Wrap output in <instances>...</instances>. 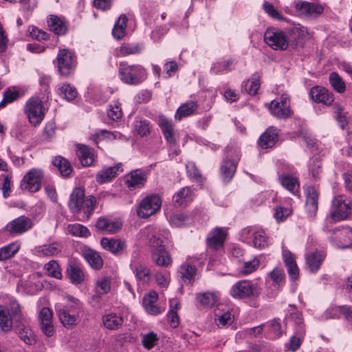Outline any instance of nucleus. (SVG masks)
Listing matches in <instances>:
<instances>
[{
	"label": "nucleus",
	"mask_w": 352,
	"mask_h": 352,
	"mask_svg": "<svg viewBox=\"0 0 352 352\" xmlns=\"http://www.w3.org/2000/svg\"><path fill=\"white\" fill-rule=\"evenodd\" d=\"M47 23L50 30L57 35H63L67 32V28L65 22L57 16L51 15Z\"/></svg>",
	"instance_id": "obj_33"
},
{
	"label": "nucleus",
	"mask_w": 352,
	"mask_h": 352,
	"mask_svg": "<svg viewBox=\"0 0 352 352\" xmlns=\"http://www.w3.org/2000/svg\"><path fill=\"white\" fill-rule=\"evenodd\" d=\"M230 295L234 298L257 297L260 294L258 287L249 280H240L231 287Z\"/></svg>",
	"instance_id": "obj_5"
},
{
	"label": "nucleus",
	"mask_w": 352,
	"mask_h": 352,
	"mask_svg": "<svg viewBox=\"0 0 352 352\" xmlns=\"http://www.w3.org/2000/svg\"><path fill=\"white\" fill-rule=\"evenodd\" d=\"M253 245L256 248H264L267 245V236L263 230L253 232Z\"/></svg>",
	"instance_id": "obj_53"
},
{
	"label": "nucleus",
	"mask_w": 352,
	"mask_h": 352,
	"mask_svg": "<svg viewBox=\"0 0 352 352\" xmlns=\"http://www.w3.org/2000/svg\"><path fill=\"white\" fill-rule=\"evenodd\" d=\"M0 327L5 332L10 331L12 326V317L8 314L7 309L0 307Z\"/></svg>",
	"instance_id": "obj_48"
},
{
	"label": "nucleus",
	"mask_w": 352,
	"mask_h": 352,
	"mask_svg": "<svg viewBox=\"0 0 352 352\" xmlns=\"http://www.w3.org/2000/svg\"><path fill=\"white\" fill-rule=\"evenodd\" d=\"M305 192L307 211L311 216H315L318 210V192L313 186L307 187Z\"/></svg>",
	"instance_id": "obj_21"
},
{
	"label": "nucleus",
	"mask_w": 352,
	"mask_h": 352,
	"mask_svg": "<svg viewBox=\"0 0 352 352\" xmlns=\"http://www.w3.org/2000/svg\"><path fill=\"white\" fill-rule=\"evenodd\" d=\"M45 270L50 276L57 279H60L62 278L61 271L59 265L56 261H50L45 265Z\"/></svg>",
	"instance_id": "obj_58"
},
{
	"label": "nucleus",
	"mask_w": 352,
	"mask_h": 352,
	"mask_svg": "<svg viewBox=\"0 0 352 352\" xmlns=\"http://www.w3.org/2000/svg\"><path fill=\"white\" fill-rule=\"evenodd\" d=\"M197 269L194 265H190L189 263H184L181 265L179 269V273L181 277L184 280H191V279L195 276Z\"/></svg>",
	"instance_id": "obj_54"
},
{
	"label": "nucleus",
	"mask_w": 352,
	"mask_h": 352,
	"mask_svg": "<svg viewBox=\"0 0 352 352\" xmlns=\"http://www.w3.org/2000/svg\"><path fill=\"white\" fill-rule=\"evenodd\" d=\"M56 59L60 74L62 76H68L76 65L74 54L68 50H60Z\"/></svg>",
	"instance_id": "obj_9"
},
{
	"label": "nucleus",
	"mask_w": 352,
	"mask_h": 352,
	"mask_svg": "<svg viewBox=\"0 0 352 352\" xmlns=\"http://www.w3.org/2000/svg\"><path fill=\"white\" fill-rule=\"evenodd\" d=\"M309 95L314 102L323 103L325 105L331 104L334 100L333 94L330 93L327 89L318 86L312 87Z\"/></svg>",
	"instance_id": "obj_16"
},
{
	"label": "nucleus",
	"mask_w": 352,
	"mask_h": 352,
	"mask_svg": "<svg viewBox=\"0 0 352 352\" xmlns=\"http://www.w3.org/2000/svg\"><path fill=\"white\" fill-rule=\"evenodd\" d=\"M198 104L195 101H188L182 104L177 110L175 118L180 120L184 117L193 114L197 109Z\"/></svg>",
	"instance_id": "obj_31"
},
{
	"label": "nucleus",
	"mask_w": 352,
	"mask_h": 352,
	"mask_svg": "<svg viewBox=\"0 0 352 352\" xmlns=\"http://www.w3.org/2000/svg\"><path fill=\"white\" fill-rule=\"evenodd\" d=\"M197 300L201 306L206 308H211L217 302L219 298L214 292H205L198 294Z\"/></svg>",
	"instance_id": "obj_36"
},
{
	"label": "nucleus",
	"mask_w": 352,
	"mask_h": 352,
	"mask_svg": "<svg viewBox=\"0 0 352 352\" xmlns=\"http://www.w3.org/2000/svg\"><path fill=\"white\" fill-rule=\"evenodd\" d=\"M127 21L128 18L125 14L120 16L112 30V34L115 38L120 40L125 36Z\"/></svg>",
	"instance_id": "obj_34"
},
{
	"label": "nucleus",
	"mask_w": 352,
	"mask_h": 352,
	"mask_svg": "<svg viewBox=\"0 0 352 352\" xmlns=\"http://www.w3.org/2000/svg\"><path fill=\"white\" fill-rule=\"evenodd\" d=\"M157 340V334L154 332H150L143 336L142 343L144 348L151 349L155 346Z\"/></svg>",
	"instance_id": "obj_64"
},
{
	"label": "nucleus",
	"mask_w": 352,
	"mask_h": 352,
	"mask_svg": "<svg viewBox=\"0 0 352 352\" xmlns=\"http://www.w3.org/2000/svg\"><path fill=\"white\" fill-rule=\"evenodd\" d=\"M162 200L157 195H152L144 198L137 210L141 218H148L156 213L161 208Z\"/></svg>",
	"instance_id": "obj_8"
},
{
	"label": "nucleus",
	"mask_w": 352,
	"mask_h": 352,
	"mask_svg": "<svg viewBox=\"0 0 352 352\" xmlns=\"http://www.w3.org/2000/svg\"><path fill=\"white\" fill-rule=\"evenodd\" d=\"M19 96V93L17 91H11L10 89L5 91L3 100L0 102V109L16 100Z\"/></svg>",
	"instance_id": "obj_63"
},
{
	"label": "nucleus",
	"mask_w": 352,
	"mask_h": 352,
	"mask_svg": "<svg viewBox=\"0 0 352 352\" xmlns=\"http://www.w3.org/2000/svg\"><path fill=\"white\" fill-rule=\"evenodd\" d=\"M337 232H340L339 237L340 242L343 243L344 247H349L352 244V230L349 229H336L333 230V234H336Z\"/></svg>",
	"instance_id": "obj_61"
},
{
	"label": "nucleus",
	"mask_w": 352,
	"mask_h": 352,
	"mask_svg": "<svg viewBox=\"0 0 352 352\" xmlns=\"http://www.w3.org/2000/svg\"><path fill=\"white\" fill-rule=\"evenodd\" d=\"M100 244L104 250L115 255L121 254L126 248V242L120 239L102 238Z\"/></svg>",
	"instance_id": "obj_19"
},
{
	"label": "nucleus",
	"mask_w": 352,
	"mask_h": 352,
	"mask_svg": "<svg viewBox=\"0 0 352 352\" xmlns=\"http://www.w3.org/2000/svg\"><path fill=\"white\" fill-rule=\"evenodd\" d=\"M82 256L94 270H99L102 267L103 260L96 251L84 248L82 250Z\"/></svg>",
	"instance_id": "obj_20"
},
{
	"label": "nucleus",
	"mask_w": 352,
	"mask_h": 352,
	"mask_svg": "<svg viewBox=\"0 0 352 352\" xmlns=\"http://www.w3.org/2000/svg\"><path fill=\"white\" fill-rule=\"evenodd\" d=\"M45 108L38 97H32L25 104V113L30 122L34 126L38 125L45 117Z\"/></svg>",
	"instance_id": "obj_4"
},
{
	"label": "nucleus",
	"mask_w": 352,
	"mask_h": 352,
	"mask_svg": "<svg viewBox=\"0 0 352 352\" xmlns=\"http://www.w3.org/2000/svg\"><path fill=\"white\" fill-rule=\"evenodd\" d=\"M268 327L267 333L272 336V338H278L283 334L280 320L274 318L266 324Z\"/></svg>",
	"instance_id": "obj_46"
},
{
	"label": "nucleus",
	"mask_w": 352,
	"mask_h": 352,
	"mask_svg": "<svg viewBox=\"0 0 352 352\" xmlns=\"http://www.w3.org/2000/svg\"><path fill=\"white\" fill-rule=\"evenodd\" d=\"M111 289V278L108 276H102L96 281V294L94 298H99L102 295L107 294Z\"/></svg>",
	"instance_id": "obj_32"
},
{
	"label": "nucleus",
	"mask_w": 352,
	"mask_h": 352,
	"mask_svg": "<svg viewBox=\"0 0 352 352\" xmlns=\"http://www.w3.org/2000/svg\"><path fill=\"white\" fill-rule=\"evenodd\" d=\"M281 185L292 193L295 194L298 191L299 184L296 177L290 175H285L280 177Z\"/></svg>",
	"instance_id": "obj_42"
},
{
	"label": "nucleus",
	"mask_w": 352,
	"mask_h": 352,
	"mask_svg": "<svg viewBox=\"0 0 352 352\" xmlns=\"http://www.w3.org/2000/svg\"><path fill=\"white\" fill-rule=\"evenodd\" d=\"M58 317L60 322L66 328H72L76 325L78 316L75 314H71L67 309H60L58 311Z\"/></svg>",
	"instance_id": "obj_35"
},
{
	"label": "nucleus",
	"mask_w": 352,
	"mask_h": 352,
	"mask_svg": "<svg viewBox=\"0 0 352 352\" xmlns=\"http://www.w3.org/2000/svg\"><path fill=\"white\" fill-rule=\"evenodd\" d=\"M307 33V29L299 25L289 30L286 34L289 47L292 49L302 47L304 45V38Z\"/></svg>",
	"instance_id": "obj_11"
},
{
	"label": "nucleus",
	"mask_w": 352,
	"mask_h": 352,
	"mask_svg": "<svg viewBox=\"0 0 352 352\" xmlns=\"http://www.w3.org/2000/svg\"><path fill=\"white\" fill-rule=\"evenodd\" d=\"M193 199L192 191L189 187L182 188L173 196V202L178 206L185 207Z\"/></svg>",
	"instance_id": "obj_27"
},
{
	"label": "nucleus",
	"mask_w": 352,
	"mask_h": 352,
	"mask_svg": "<svg viewBox=\"0 0 352 352\" xmlns=\"http://www.w3.org/2000/svg\"><path fill=\"white\" fill-rule=\"evenodd\" d=\"M149 244L152 254L157 251L162 252L166 250L164 245V241L160 236L153 235L150 239Z\"/></svg>",
	"instance_id": "obj_56"
},
{
	"label": "nucleus",
	"mask_w": 352,
	"mask_h": 352,
	"mask_svg": "<svg viewBox=\"0 0 352 352\" xmlns=\"http://www.w3.org/2000/svg\"><path fill=\"white\" fill-rule=\"evenodd\" d=\"M264 41L274 50L283 51L289 47L287 35L278 29L268 28L264 34Z\"/></svg>",
	"instance_id": "obj_6"
},
{
	"label": "nucleus",
	"mask_w": 352,
	"mask_h": 352,
	"mask_svg": "<svg viewBox=\"0 0 352 352\" xmlns=\"http://www.w3.org/2000/svg\"><path fill=\"white\" fill-rule=\"evenodd\" d=\"M260 261L254 258L250 261L244 262L241 267L240 272L243 275H248L254 272L259 266Z\"/></svg>",
	"instance_id": "obj_60"
},
{
	"label": "nucleus",
	"mask_w": 352,
	"mask_h": 352,
	"mask_svg": "<svg viewBox=\"0 0 352 352\" xmlns=\"http://www.w3.org/2000/svg\"><path fill=\"white\" fill-rule=\"evenodd\" d=\"M215 323L219 327H225L230 325L234 321V316L229 311L220 315L217 313L214 314Z\"/></svg>",
	"instance_id": "obj_51"
},
{
	"label": "nucleus",
	"mask_w": 352,
	"mask_h": 352,
	"mask_svg": "<svg viewBox=\"0 0 352 352\" xmlns=\"http://www.w3.org/2000/svg\"><path fill=\"white\" fill-rule=\"evenodd\" d=\"M58 94L67 100L71 101L77 96L78 92L75 87L65 84L58 89Z\"/></svg>",
	"instance_id": "obj_52"
},
{
	"label": "nucleus",
	"mask_w": 352,
	"mask_h": 352,
	"mask_svg": "<svg viewBox=\"0 0 352 352\" xmlns=\"http://www.w3.org/2000/svg\"><path fill=\"white\" fill-rule=\"evenodd\" d=\"M263 8L264 11L274 19L278 21H284L285 19L281 13L278 11L271 3L267 1H264Z\"/></svg>",
	"instance_id": "obj_55"
},
{
	"label": "nucleus",
	"mask_w": 352,
	"mask_h": 352,
	"mask_svg": "<svg viewBox=\"0 0 352 352\" xmlns=\"http://www.w3.org/2000/svg\"><path fill=\"white\" fill-rule=\"evenodd\" d=\"M152 261L158 266L167 267L172 263V258L167 250L155 252L151 255Z\"/></svg>",
	"instance_id": "obj_37"
},
{
	"label": "nucleus",
	"mask_w": 352,
	"mask_h": 352,
	"mask_svg": "<svg viewBox=\"0 0 352 352\" xmlns=\"http://www.w3.org/2000/svg\"><path fill=\"white\" fill-rule=\"evenodd\" d=\"M53 313L48 307H43L39 313L40 326L42 332L47 337H52L54 333L52 322Z\"/></svg>",
	"instance_id": "obj_13"
},
{
	"label": "nucleus",
	"mask_w": 352,
	"mask_h": 352,
	"mask_svg": "<svg viewBox=\"0 0 352 352\" xmlns=\"http://www.w3.org/2000/svg\"><path fill=\"white\" fill-rule=\"evenodd\" d=\"M296 9L301 14L308 16H318L323 12V8L316 3L299 1L296 4Z\"/></svg>",
	"instance_id": "obj_17"
},
{
	"label": "nucleus",
	"mask_w": 352,
	"mask_h": 352,
	"mask_svg": "<svg viewBox=\"0 0 352 352\" xmlns=\"http://www.w3.org/2000/svg\"><path fill=\"white\" fill-rule=\"evenodd\" d=\"M96 227L108 233H114L120 228V226L118 223L111 221L106 218H100L97 221Z\"/></svg>",
	"instance_id": "obj_40"
},
{
	"label": "nucleus",
	"mask_w": 352,
	"mask_h": 352,
	"mask_svg": "<svg viewBox=\"0 0 352 352\" xmlns=\"http://www.w3.org/2000/svg\"><path fill=\"white\" fill-rule=\"evenodd\" d=\"M325 254L322 252H314L307 254L306 263L311 272H316L323 262Z\"/></svg>",
	"instance_id": "obj_26"
},
{
	"label": "nucleus",
	"mask_w": 352,
	"mask_h": 352,
	"mask_svg": "<svg viewBox=\"0 0 352 352\" xmlns=\"http://www.w3.org/2000/svg\"><path fill=\"white\" fill-rule=\"evenodd\" d=\"M122 164L119 163L114 166L104 168L96 175V181L99 184H103L110 181L118 175V172H122Z\"/></svg>",
	"instance_id": "obj_24"
},
{
	"label": "nucleus",
	"mask_w": 352,
	"mask_h": 352,
	"mask_svg": "<svg viewBox=\"0 0 352 352\" xmlns=\"http://www.w3.org/2000/svg\"><path fill=\"white\" fill-rule=\"evenodd\" d=\"M32 220L25 216H21L10 221L6 227V230L12 234H21L32 227Z\"/></svg>",
	"instance_id": "obj_12"
},
{
	"label": "nucleus",
	"mask_w": 352,
	"mask_h": 352,
	"mask_svg": "<svg viewBox=\"0 0 352 352\" xmlns=\"http://www.w3.org/2000/svg\"><path fill=\"white\" fill-rule=\"evenodd\" d=\"M351 211V202L346 201L345 196L338 195L332 201L330 217L335 222L342 221L349 217Z\"/></svg>",
	"instance_id": "obj_3"
},
{
	"label": "nucleus",
	"mask_w": 352,
	"mask_h": 352,
	"mask_svg": "<svg viewBox=\"0 0 352 352\" xmlns=\"http://www.w3.org/2000/svg\"><path fill=\"white\" fill-rule=\"evenodd\" d=\"M20 248V245L17 243H12L0 248V261H4L12 257Z\"/></svg>",
	"instance_id": "obj_45"
},
{
	"label": "nucleus",
	"mask_w": 352,
	"mask_h": 352,
	"mask_svg": "<svg viewBox=\"0 0 352 352\" xmlns=\"http://www.w3.org/2000/svg\"><path fill=\"white\" fill-rule=\"evenodd\" d=\"M142 46L138 43H123L119 48L118 56H126L140 53Z\"/></svg>",
	"instance_id": "obj_43"
},
{
	"label": "nucleus",
	"mask_w": 352,
	"mask_h": 352,
	"mask_svg": "<svg viewBox=\"0 0 352 352\" xmlns=\"http://www.w3.org/2000/svg\"><path fill=\"white\" fill-rule=\"evenodd\" d=\"M334 113H336V120L342 129H344L348 124V121L344 109L338 103H335L333 107Z\"/></svg>",
	"instance_id": "obj_57"
},
{
	"label": "nucleus",
	"mask_w": 352,
	"mask_h": 352,
	"mask_svg": "<svg viewBox=\"0 0 352 352\" xmlns=\"http://www.w3.org/2000/svg\"><path fill=\"white\" fill-rule=\"evenodd\" d=\"M226 239V232L221 228L212 230L207 237V245L213 250H218L223 246Z\"/></svg>",
	"instance_id": "obj_15"
},
{
	"label": "nucleus",
	"mask_w": 352,
	"mask_h": 352,
	"mask_svg": "<svg viewBox=\"0 0 352 352\" xmlns=\"http://www.w3.org/2000/svg\"><path fill=\"white\" fill-rule=\"evenodd\" d=\"M102 323L107 329L116 330L122 325L123 318L118 314L111 313L103 316Z\"/></svg>",
	"instance_id": "obj_30"
},
{
	"label": "nucleus",
	"mask_w": 352,
	"mask_h": 352,
	"mask_svg": "<svg viewBox=\"0 0 352 352\" xmlns=\"http://www.w3.org/2000/svg\"><path fill=\"white\" fill-rule=\"evenodd\" d=\"M61 251V247L58 243H54L52 244L43 245L39 246L37 252L39 255L45 256H53L57 255Z\"/></svg>",
	"instance_id": "obj_44"
},
{
	"label": "nucleus",
	"mask_w": 352,
	"mask_h": 352,
	"mask_svg": "<svg viewBox=\"0 0 352 352\" xmlns=\"http://www.w3.org/2000/svg\"><path fill=\"white\" fill-rule=\"evenodd\" d=\"M67 231L74 236L87 237L90 235L89 230L85 226L78 223L68 225Z\"/></svg>",
	"instance_id": "obj_50"
},
{
	"label": "nucleus",
	"mask_w": 352,
	"mask_h": 352,
	"mask_svg": "<svg viewBox=\"0 0 352 352\" xmlns=\"http://www.w3.org/2000/svg\"><path fill=\"white\" fill-rule=\"evenodd\" d=\"M147 176L145 172L140 170L131 171L126 177V184L130 190L142 187L146 183Z\"/></svg>",
	"instance_id": "obj_18"
},
{
	"label": "nucleus",
	"mask_w": 352,
	"mask_h": 352,
	"mask_svg": "<svg viewBox=\"0 0 352 352\" xmlns=\"http://www.w3.org/2000/svg\"><path fill=\"white\" fill-rule=\"evenodd\" d=\"M134 129L141 137L146 136L150 133L149 122L144 120H136L134 123Z\"/></svg>",
	"instance_id": "obj_59"
},
{
	"label": "nucleus",
	"mask_w": 352,
	"mask_h": 352,
	"mask_svg": "<svg viewBox=\"0 0 352 352\" xmlns=\"http://www.w3.org/2000/svg\"><path fill=\"white\" fill-rule=\"evenodd\" d=\"M52 163L55 166H56L58 168L61 175L63 177L69 176L72 172V167L70 163L67 160L63 157H56L54 159Z\"/></svg>",
	"instance_id": "obj_38"
},
{
	"label": "nucleus",
	"mask_w": 352,
	"mask_h": 352,
	"mask_svg": "<svg viewBox=\"0 0 352 352\" xmlns=\"http://www.w3.org/2000/svg\"><path fill=\"white\" fill-rule=\"evenodd\" d=\"M278 141V133L274 127L268 128L263 133L258 140V146L262 148H268L273 147Z\"/></svg>",
	"instance_id": "obj_23"
},
{
	"label": "nucleus",
	"mask_w": 352,
	"mask_h": 352,
	"mask_svg": "<svg viewBox=\"0 0 352 352\" xmlns=\"http://www.w3.org/2000/svg\"><path fill=\"white\" fill-rule=\"evenodd\" d=\"M120 79L126 84L138 85L146 78L145 69L140 65H129L126 62L119 64Z\"/></svg>",
	"instance_id": "obj_2"
},
{
	"label": "nucleus",
	"mask_w": 352,
	"mask_h": 352,
	"mask_svg": "<svg viewBox=\"0 0 352 352\" xmlns=\"http://www.w3.org/2000/svg\"><path fill=\"white\" fill-rule=\"evenodd\" d=\"M236 162L233 160H223L220 170L221 177L225 182H228L231 180L236 172Z\"/></svg>",
	"instance_id": "obj_28"
},
{
	"label": "nucleus",
	"mask_w": 352,
	"mask_h": 352,
	"mask_svg": "<svg viewBox=\"0 0 352 352\" xmlns=\"http://www.w3.org/2000/svg\"><path fill=\"white\" fill-rule=\"evenodd\" d=\"M43 173L40 169L33 168L29 170L21 182V188L30 192H37L41 188Z\"/></svg>",
	"instance_id": "obj_7"
},
{
	"label": "nucleus",
	"mask_w": 352,
	"mask_h": 352,
	"mask_svg": "<svg viewBox=\"0 0 352 352\" xmlns=\"http://www.w3.org/2000/svg\"><path fill=\"white\" fill-rule=\"evenodd\" d=\"M330 83L337 92L342 94L346 90V85L342 78L336 72H332L329 75Z\"/></svg>",
	"instance_id": "obj_49"
},
{
	"label": "nucleus",
	"mask_w": 352,
	"mask_h": 352,
	"mask_svg": "<svg viewBox=\"0 0 352 352\" xmlns=\"http://www.w3.org/2000/svg\"><path fill=\"white\" fill-rule=\"evenodd\" d=\"M133 270L138 281L143 285L148 283L151 279V272L146 266L138 264L133 268Z\"/></svg>",
	"instance_id": "obj_39"
},
{
	"label": "nucleus",
	"mask_w": 352,
	"mask_h": 352,
	"mask_svg": "<svg viewBox=\"0 0 352 352\" xmlns=\"http://www.w3.org/2000/svg\"><path fill=\"white\" fill-rule=\"evenodd\" d=\"M271 113L280 119H287L292 115L289 106V100L287 96L282 95L280 100H274L270 106Z\"/></svg>",
	"instance_id": "obj_10"
},
{
	"label": "nucleus",
	"mask_w": 352,
	"mask_h": 352,
	"mask_svg": "<svg viewBox=\"0 0 352 352\" xmlns=\"http://www.w3.org/2000/svg\"><path fill=\"white\" fill-rule=\"evenodd\" d=\"M96 204V198L94 196L85 198V191L81 188H75L70 195L69 208L73 213L83 212V218L88 219Z\"/></svg>",
	"instance_id": "obj_1"
},
{
	"label": "nucleus",
	"mask_w": 352,
	"mask_h": 352,
	"mask_svg": "<svg viewBox=\"0 0 352 352\" xmlns=\"http://www.w3.org/2000/svg\"><path fill=\"white\" fill-rule=\"evenodd\" d=\"M21 340L25 344L32 345L35 343V338L28 325L15 329Z\"/></svg>",
	"instance_id": "obj_47"
},
{
	"label": "nucleus",
	"mask_w": 352,
	"mask_h": 352,
	"mask_svg": "<svg viewBox=\"0 0 352 352\" xmlns=\"http://www.w3.org/2000/svg\"><path fill=\"white\" fill-rule=\"evenodd\" d=\"M260 75L258 73L252 74L250 79L243 82L242 90L251 96L256 95L260 88Z\"/></svg>",
	"instance_id": "obj_29"
},
{
	"label": "nucleus",
	"mask_w": 352,
	"mask_h": 352,
	"mask_svg": "<svg viewBox=\"0 0 352 352\" xmlns=\"http://www.w3.org/2000/svg\"><path fill=\"white\" fill-rule=\"evenodd\" d=\"M76 147V155L82 166H91L94 162V149L84 144H78Z\"/></svg>",
	"instance_id": "obj_22"
},
{
	"label": "nucleus",
	"mask_w": 352,
	"mask_h": 352,
	"mask_svg": "<svg viewBox=\"0 0 352 352\" xmlns=\"http://www.w3.org/2000/svg\"><path fill=\"white\" fill-rule=\"evenodd\" d=\"M305 334V329H302L301 331H297L295 336H293L289 341V349L295 351L299 349L302 344L303 336Z\"/></svg>",
	"instance_id": "obj_62"
},
{
	"label": "nucleus",
	"mask_w": 352,
	"mask_h": 352,
	"mask_svg": "<svg viewBox=\"0 0 352 352\" xmlns=\"http://www.w3.org/2000/svg\"><path fill=\"white\" fill-rule=\"evenodd\" d=\"M179 307V304L176 300L171 299L170 300V310L167 317L170 326L173 328H176L179 323V316L177 312Z\"/></svg>",
	"instance_id": "obj_41"
},
{
	"label": "nucleus",
	"mask_w": 352,
	"mask_h": 352,
	"mask_svg": "<svg viewBox=\"0 0 352 352\" xmlns=\"http://www.w3.org/2000/svg\"><path fill=\"white\" fill-rule=\"evenodd\" d=\"M67 272L72 283L79 285L84 282L85 274L82 268L78 264L71 262L67 267Z\"/></svg>",
	"instance_id": "obj_25"
},
{
	"label": "nucleus",
	"mask_w": 352,
	"mask_h": 352,
	"mask_svg": "<svg viewBox=\"0 0 352 352\" xmlns=\"http://www.w3.org/2000/svg\"><path fill=\"white\" fill-rule=\"evenodd\" d=\"M158 125L167 142L171 145H175L177 138L172 121L161 115L159 116Z\"/></svg>",
	"instance_id": "obj_14"
}]
</instances>
